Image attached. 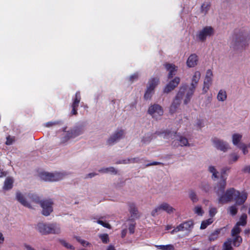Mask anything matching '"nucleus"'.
Wrapping results in <instances>:
<instances>
[{"label":"nucleus","mask_w":250,"mask_h":250,"mask_svg":"<svg viewBox=\"0 0 250 250\" xmlns=\"http://www.w3.org/2000/svg\"><path fill=\"white\" fill-rule=\"evenodd\" d=\"M62 122L60 121H50L45 124V126L47 127H51L57 125H60Z\"/></svg>","instance_id":"79ce46f5"},{"label":"nucleus","mask_w":250,"mask_h":250,"mask_svg":"<svg viewBox=\"0 0 250 250\" xmlns=\"http://www.w3.org/2000/svg\"><path fill=\"white\" fill-rule=\"evenodd\" d=\"M14 141V139L12 137H11L10 136L7 137L6 144L7 145H11Z\"/></svg>","instance_id":"6e6d98bb"},{"label":"nucleus","mask_w":250,"mask_h":250,"mask_svg":"<svg viewBox=\"0 0 250 250\" xmlns=\"http://www.w3.org/2000/svg\"><path fill=\"white\" fill-rule=\"evenodd\" d=\"M36 230L42 235L49 234V223H39L36 227Z\"/></svg>","instance_id":"6ab92c4d"},{"label":"nucleus","mask_w":250,"mask_h":250,"mask_svg":"<svg viewBox=\"0 0 250 250\" xmlns=\"http://www.w3.org/2000/svg\"><path fill=\"white\" fill-rule=\"evenodd\" d=\"M215 30L211 26H206L199 30L196 34V40L199 42H204L208 38L214 35Z\"/></svg>","instance_id":"39448f33"},{"label":"nucleus","mask_w":250,"mask_h":250,"mask_svg":"<svg viewBox=\"0 0 250 250\" xmlns=\"http://www.w3.org/2000/svg\"><path fill=\"white\" fill-rule=\"evenodd\" d=\"M240 226L236 224L231 230V235L233 237V245L235 247L239 246L242 242V238L239 235L241 231Z\"/></svg>","instance_id":"9b49d317"},{"label":"nucleus","mask_w":250,"mask_h":250,"mask_svg":"<svg viewBox=\"0 0 250 250\" xmlns=\"http://www.w3.org/2000/svg\"><path fill=\"white\" fill-rule=\"evenodd\" d=\"M162 164L161 163L158 162H153L152 163H148L146 165V167H149L150 166L159 165Z\"/></svg>","instance_id":"bf43d9fd"},{"label":"nucleus","mask_w":250,"mask_h":250,"mask_svg":"<svg viewBox=\"0 0 250 250\" xmlns=\"http://www.w3.org/2000/svg\"><path fill=\"white\" fill-rule=\"evenodd\" d=\"M65 176V174L62 172L50 173L44 171L40 173V178L46 181H58L62 179Z\"/></svg>","instance_id":"423d86ee"},{"label":"nucleus","mask_w":250,"mask_h":250,"mask_svg":"<svg viewBox=\"0 0 250 250\" xmlns=\"http://www.w3.org/2000/svg\"><path fill=\"white\" fill-rule=\"evenodd\" d=\"M84 132V127L82 126H76L72 128H68L67 126L62 128V133L60 137L61 144H65L71 139H74L83 134Z\"/></svg>","instance_id":"7ed1b4c3"},{"label":"nucleus","mask_w":250,"mask_h":250,"mask_svg":"<svg viewBox=\"0 0 250 250\" xmlns=\"http://www.w3.org/2000/svg\"><path fill=\"white\" fill-rule=\"evenodd\" d=\"M147 112L152 118L158 120L163 115L164 110L160 105L154 104L149 107Z\"/></svg>","instance_id":"6e6552de"},{"label":"nucleus","mask_w":250,"mask_h":250,"mask_svg":"<svg viewBox=\"0 0 250 250\" xmlns=\"http://www.w3.org/2000/svg\"><path fill=\"white\" fill-rule=\"evenodd\" d=\"M4 241V237L3 233L0 231V245L2 244Z\"/></svg>","instance_id":"680f3d73"},{"label":"nucleus","mask_w":250,"mask_h":250,"mask_svg":"<svg viewBox=\"0 0 250 250\" xmlns=\"http://www.w3.org/2000/svg\"><path fill=\"white\" fill-rule=\"evenodd\" d=\"M233 243V239L231 238L228 239L224 243L223 246V250H233L232 247Z\"/></svg>","instance_id":"7c9ffc66"},{"label":"nucleus","mask_w":250,"mask_h":250,"mask_svg":"<svg viewBox=\"0 0 250 250\" xmlns=\"http://www.w3.org/2000/svg\"><path fill=\"white\" fill-rule=\"evenodd\" d=\"M238 158V156L236 154H233L231 156V159L234 162L237 161Z\"/></svg>","instance_id":"0e129e2a"},{"label":"nucleus","mask_w":250,"mask_h":250,"mask_svg":"<svg viewBox=\"0 0 250 250\" xmlns=\"http://www.w3.org/2000/svg\"><path fill=\"white\" fill-rule=\"evenodd\" d=\"M53 202L51 200H46L40 203L42 208V213L44 216H48L53 211Z\"/></svg>","instance_id":"4468645a"},{"label":"nucleus","mask_w":250,"mask_h":250,"mask_svg":"<svg viewBox=\"0 0 250 250\" xmlns=\"http://www.w3.org/2000/svg\"><path fill=\"white\" fill-rule=\"evenodd\" d=\"M164 66L168 72L167 78L171 79L175 76L178 70V67L175 65L173 63H166L164 64Z\"/></svg>","instance_id":"2eb2a0df"},{"label":"nucleus","mask_w":250,"mask_h":250,"mask_svg":"<svg viewBox=\"0 0 250 250\" xmlns=\"http://www.w3.org/2000/svg\"><path fill=\"white\" fill-rule=\"evenodd\" d=\"M247 216L245 214H243L240 219L239 221L236 223L239 226H245L247 224Z\"/></svg>","instance_id":"4c0bfd02"},{"label":"nucleus","mask_w":250,"mask_h":250,"mask_svg":"<svg viewBox=\"0 0 250 250\" xmlns=\"http://www.w3.org/2000/svg\"><path fill=\"white\" fill-rule=\"evenodd\" d=\"M162 135L165 139L170 140L171 139L173 140L172 145L174 146H189L188 139L176 132L165 131L162 133Z\"/></svg>","instance_id":"20e7f679"},{"label":"nucleus","mask_w":250,"mask_h":250,"mask_svg":"<svg viewBox=\"0 0 250 250\" xmlns=\"http://www.w3.org/2000/svg\"><path fill=\"white\" fill-rule=\"evenodd\" d=\"M217 208L214 207H210L209 208V214L211 217H213L216 214Z\"/></svg>","instance_id":"3c124183"},{"label":"nucleus","mask_w":250,"mask_h":250,"mask_svg":"<svg viewBox=\"0 0 250 250\" xmlns=\"http://www.w3.org/2000/svg\"><path fill=\"white\" fill-rule=\"evenodd\" d=\"M212 222V218H209L207 220L202 221L200 227L201 229H206L208 225L211 224Z\"/></svg>","instance_id":"a18cd8bd"},{"label":"nucleus","mask_w":250,"mask_h":250,"mask_svg":"<svg viewBox=\"0 0 250 250\" xmlns=\"http://www.w3.org/2000/svg\"><path fill=\"white\" fill-rule=\"evenodd\" d=\"M211 141L213 146L217 149L224 151H225L227 149V144L222 140H221L217 138L214 137L212 138Z\"/></svg>","instance_id":"dca6fc26"},{"label":"nucleus","mask_w":250,"mask_h":250,"mask_svg":"<svg viewBox=\"0 0 250 250\" xmlns=\"http://www.w3.org/2000/svg\"><path fill=\"white\" fill-rule=\"evenodd\" d=\"M155 90L152 89L151 88H149V87H146V90L144 94V98L145 100H150L153 95L154 93Z\"/></svg>","instance_id":"2f4dec72"},{"label":"nucleus","mask_w":250,"mask_h":250,"mask_svg":"<svg viewBox=\"0 0 250 250\" xmlns=\"http://www.w3.org/2000/svg\"><path fill=\"white\" fill-rule=\"evenodd\" d=\"M58 241L61 245H62L66 249L71 250H75V247L73 245L67 242L65 240L62 239H59Z\"/></svg>","instance_id":"f704fd0d"},{"label":"nucleus","mask_w":250,"mask_h":250,"mask_svg":"<svg viewBox=\"0 0 250 250\" xmlns=\"http://www.w3.org/2000/svg\"><path fill=\"white\" fill-rule=\"evenodd\" d=\"M125 136V131L123 129H117L108 138L107 143L109 145H112L124 138Z\"/></svg>","instance_id":"9d476101"},{"label":"nucleus","mask_w":250,"mask_h":250,"mask_svg":"<svg viewBox=\"0 0 250 250\" xmlns=\"http://www.w3.org/2000/svg\"><path fill=\"white\" fill-rule=\"evenodd\" d=\"M138 161L137 158H131L127 160H124L121 162H120L119 163H123V164H127L129 163H135L137 162Z\"/></svg>","instance_id":"8fccbe9b"},{"label":"nucleus","mask_w":250,"mask_h":250,"mask_svg":"<svg viewBox=\"0 0 250 250\" xmlns=\"http://www.w3.org/2000/svg\"><path fill=\"white\" fill-rule=\"evenodd\" d=\"M28 201L32 206V208H33L32 204H38L41 202L40 198L38 195L31 193H28Z\"/></svg>","instance_id":"a878e982"},{"label":"nucleus","mask_w":250,"mask_h":250,"mask_svg":"<svg viewBox=\"0 0 250 250\" xmlns=\"http://www.w3.org/2000/svg\"><path fill=\"white\" fill-rule=\"evenodd\" d=\"M198 56L196 54H191L188 58L186 64L189 68L196 66L198 62Z\"/></svg>","instance_id":"5701e85b"},{"label":"nucleus","mask_w":250,"mask_h":250,"mask_svg":"<svg viewBox=\"0 0 250 250\" xmlns=\"http://www.w3.org/2000/svg\"><path fill=\"white\" fill-rule=\"evenodd\" d=\"M247 196L248 195L246 192H240L238 191L235 190V196H234L235 204L237 205L243 204L247 199Z\"/></svg>","instance_id":"f3484780"},{"label":"nucleus","mask_w":250,"mask_h":250,"mask_svg":"<svg viewBox=\"0 0 250 250\" xmlns=\"http://www.w3.org/2000/svg\"><path fill=\"white\" fill-rule=\"evenodd\" d=\"M16 199L24 207L32 208V206L28 201V193H22L18 191L16 193Z\"/></svg>","instance_id":"1a4fd4ad"},{"label":"nucleus","mask_w":250,"mask_h":250,"mask_svg":"<svg viewBox=\"0 0 250 250\" xmlns=\"http://www.w3.org/2000/svg\"><path fill=\"white\" fill-rule=\"evenodd\" d=\"M188 194L189 198L192 203H195L199 201V198L195 191L190 189L188 191Z\"/></svg>","instance_id":"cd10ccee"},{"label":"nucleus","mask_w":250,"mask_h":250,"mask_svg":"<svg viewBox=\"0 0 250 250\" xmlns=\"http://www.w3.org/2000/svg\"><path fill=\"white\" fill-rule=\"evenodd\" d=\"M14 179L12 177H7L3 183V190L8 191L11 189L13 187Z\"/></svg>","instance_id":"393cba45"},{"label":"nucleus","mask_w":250,"mask_h":250,"mask_svg":"<svg viewBox=\"0 0 250 250\" xmlns=\"http://www.w3.org/2000/svg\"><path fill=\"white\" fill-rule=\"evenodd\" d=\"M99 172L102 173H110L115 174L117 170L113 167H103L99 169Z\"/></svg>","instance_id":"c85d7f7f"},{"label":"nucleus","mask_w":250,"mask_h":250,"mask_svg":"<svg viewBox=\"0 0 250 250\" xmlns=\"http://www.w3.org/2000/svg\"><path fill=\"white\" fill-rule=\"evenodd\" d=\"M229 170V168H223L222 170V172H221V175H222V179L221 180H222L223 179H225L226 181V178H224V176H223V175L225 174L226 173V172H227V171Z\"/></svg>","instance_id":"4d7b16f0"},{"label":"nucleus","mask_w":250,"mask_h":250,"mask_svg":"<svg viewBox=\"0 0 250 250\" xmlns=\"http://www.w3.org/2000/svg\"><path fill=\"white\" fill-rule=\"evenodd\" d=\"M139 74L138 73H135L129 77V80L132 82L137 80L139 77Z\"/></svg>","instance_id":"864d4df0"},{"label":"nucleus","mask_w":250,"mask_h":250,"mask_svg":"<svg viewBox=\"0 0 250 250\" xmlns=\"http://www.w3.org/2000/svg\"><path fill=\"white\" fill-rule=\"evenodd\" d=\"M81 95L80 92H77L75 98L73 99L71 107L72 108L71 114L72 115H76L77 114V107L79 106V103L81 101Z\"/></svg>","instance_id":"4be33fe9"},{"label":"nucleus","mask_w":250,"mask_h":250,"mask_svg":"<svg viewBox=\"0 0 250 250\" xmlns=\"http://www.w3.org/2000/svg\"><path fill=\"white\" fill-rule=\"evenodd\" d=\"M24 246L26 250H36L34 248L29 245L25 244Z\"/></svg>","instance_id":"e2e57ef3"},{"label":"nucleus","mask_w":250,"mask_h":250,"mask_svg":"<svg viewBox=\"0 0 250 250\" xmlns=\"http://www.w3.org/2000/svg\"><path fill=\"white\" fill-rule=\"evenodd\" d=\"M213 72L210 69H208L206 71L205 78L204 81V84L203 87V93H206L210 86L211 85L213 82Z\"/></svg>","instance_id":"f8f14e48"},{"label":"nucleus","mask_w":250,"mask_h":250,"mask_svg":"<svg viewBox=\"0 0 250 250\" xmlns=\"http://www.w3.org/2000/svg\"><path fill=\"white\" fill-rule=\"evenodd\" d=\"M175 88V87H174L169 83H167L164 88L163 92L165 93H168L173 90H174Z\"/></svg>","instance_id":"09e8293b"},{"label":"nucleus","mask_w":250,"mask_h":250,"mask_svg":"<svg viewBox=\"0 0 250 250\" xmlns=\"http://www.w3.org/2000/svg\"><path fill=\"white\" fill-rule=\"evenodd\" d=\"M226 186V182L225 179L220 180L215 188L216 194L219 196L218 203L222 204H226L232 201L235 196V190L231 188L223 193Z\"/></svg>","instance_id":"f03ea898"},{"label":"nucleus","mask_w":250,"mask_h":250,"mask_svg":"<svg viewBox=\"0 0 250 250\" xmlns=\"http://www.w3.org/2000/svg\"><path fill=\"white\" fill-rule=\"evenodd\" d=\"M162 211L166 212L167 214H171L173 213L175 209L167 202H163L159 204L151 211V215L153 216H156L158 215Z\"/></svg>","instance_id":"0eeeda50"},{"label":"nucleus","mask_w":250,"mask_h":250,"mask_svg":"<svg viewBox=\"0 0 250 250\" xmlns=\"http://www.w3.org/2000/svg\"><path fill=\"white\" fill-rule=\"evenodd\" d=\"M49 234L59 235L62 233L61 225L56 222L49 223Z\"/></svg>","instance_id":"412c9836"},{"label":"nucleus","mask_w":250,"mask_h":250,"mask_svg":"<svg viewBox=\"0 0 250 250\" xmlns=\"http://www.w3.org/2000/svg\"><path fill=\"white\" fill-rule=\"evenodd\" d=\"M237 205H232L229 207L228 208V212L231 215H235L237 214L238 211V208L236 207Z\"/></svg>","instance_id":"58836bf2"},{"label":"nucleus","mask_w":250,"mask_h":250,"mask_svg":"<svg viewBox=\"0 0 250 250\" xmlns=\"http://www.w3.org/2000/svg\"><path fill=\"white\" fill-rule=\"evenodd\" d=\"M106 250H116L115 247L112 245H109L107 247Z\"/></svg>","instance_id":"338daca9"},{"label":"nucleus","mask_w":250,"mask_h":250,"mask_svg":"<svg viewBox=\"0 0 250 250\" xmlns=\"http://www.w3.org/2000/svg\"><path fill=\"white\" fill-rule=\"evenodd\" d=\"M193 227V222L191 220L185 221L181 223L177 227L172 230L171 232V234L178 231H190L191 230Z\"/></svg>","instance_id":"ddd939ff"},{"label":"nucleus","mask_w":250,"mask_h":250,"mask_svg":"<svg viewBox=\"0 0 250 250\" xmlns=\"http://www.w3.org/2000/svg\"><path fill=\"white\" fill-rule=\"evenodd\" d=\"M227 98L226 91L224 89H221L219 91L217 95V100L219 102H224Z\"/></svg>","instance_id":"c756f323"},{"label":"nucleus","mask_w":250,"mask_h":250,"mask_svg":"<svg viewBox=\"0 0 250 250\" xmlns=\"http://www.w3.org/2000/svg\"><path fill=\"white\" fill-rule=\"evenodd\" d=\"M75 238L83 247H90L91 246V244L89 242L82 239L80 236H75Z\"/></svg>","instance_id":"c03bdc74"},{"label":"nucleus","mask_w":250,"mask_h":250,"mask_svg":"<svg viewBox=\"0 0 250 250\" xmlns=\"http://www.w3.org/2000/svg\"><path fill=\"white\" fill-rule=\"evenodd\" d=\"M129 210L131 214V216L134 218L139 217V212L137 208L134 203H130L129 204Z\"/></svg>","instance_id":"bb28decb"},{"label":"nucleus","mask_w":250,"mask_h":250,"mask_svg":"<svg viewBox=\"0 0 250 250\" xmlns=\"http://www.w3.org/2000/svg\"><path fill=\"white\" fill-rule=\"evenodd\" d=\"M7 174V173L6 171H3L2 169H1L0 168V178L3 177L4 176H6Z\"/></svg>","instance_id":"052dcab7"},{"label":"nucleus","mask_w":250,"mask_h":250,"mask_svg":"<svg viewBox=\"0 0 250 250\" xmlns=\"http://www.w3.org/2000/svg\"><path fill=\"white\" fill-rule=\"evenodd\" d=\"M201 72L199 71H195L191 78L190 87L195 90L198 83L201 78Z\"/></svg>","instance_id":"aec40b11"},{"label":"nucleus","mask_w":250,"mask_h":250,"mask_svg":"<svg viewBox=\"0 0 250 250\" xmlns=\"http://www.w3.org/2000/svg\"><path fill=\"white\" fill-rule=\"evenodd\" d=\"M242 137V135L239 133H235L232 135V143L233 145L236 146L241 141Z\"/></svg>","instance_id":"72a5a7b5"},{"label":"nucleus","mask_w":250,"mask_h":250,"mask_svg":"<svg viewBox=\"0 0 250 250\" xmlns=\"http://www.w3.org/2000/svg\"><path fill=\"white\" fill-rule=\"evenodd\" d=\"M240 148L242 150L243 153L244 155L248 153L247 146L246 145H243L242 146H240Z\"/></svg>","instance_id":"5fc2aeb1"},{"label":"nucleus","mask_w":250,"mask_h":250,"mask_svg":"<svg viewBox=\"0 0 250 250\" xmlns=\"http://www.w3.org/2000/svg\"><path fill=\"white\" fill-rule=\"evenodd\" d=\"M129 231L130 233L132 234L134 232L135 226L133 224H130L129 226Z\"/></svg>","instance_id":"13d9d810"},{"label":"nucleus","mask_w":250,"mask_h":250,"mask_svg":"<svg viewBox=\"0 0 250 250\" xmlns=\"http://www.w3.org/2000/svg\"><path fill=\"white\" fill-rule=\"evenodd\" d=\"M164 132V131L162 132L160 131H156L155 133H152L150 132L146 133L142 138L141 143L144 145L148 144L151 142L152 140H153L155 137V134H157V135H159L163 137L162 134Z\"/></svg>","instance_id":"a211bd4d"},{"label":"nucleus","mask_w":250,"mask_h":250,"mask_svg":"<svg viewBox=\"0 0 250 250\" xmlns=\"http://www.w3.org/2000/svg\"><path fill=\"white\" fill-rule=\"evenodd\" d=\"M159 78L158 77H152L148 80L146 84V87L155 90V88L159 84Z\"/></svg>","instance_id":"b1692460"},{"label":"nucleus","mask_w":250,"mask_h":250,"mask_svg":"<svg viewBox=\"0 0 250 250\" xmlns=\"http://www.w3.org/2000/svg\"><path fill=\"white\" fill-rule=\"evenodd\" d=\"M96 222L102 225V226H103L104 227V228H107V229H110L111 228V226L110 225L107 223H106V222H104V221H102V220H98L96 221Z\"/></svg>","instance_id":"603ef678"},{"label":"nucleus","mask_w":250,"mask_h":250,"mask_svg":"<svg viewBox=\"0 0 250 250\" xmlns=\"http://www.w3.org/2000/svg\"><path fill=\"white\" fill-rule=\"evenodd\" d=\"M181 79L179 77H175L174 79L169 81L168 83L176 88L180 82Z\"/></svg>","instance_id":"a19ab883"},{"label":"nucleus","mask_w":250,"mask_h":250,"mask_svg":"<svg viewBox=\"0 0 250 250\" xmlns=\"http://www.w3.org/2000/svg\"><path fill=\"white\" fill-rule=\"evenodd\" d=\"M193 212L197 215L200 216H203L204 213V211L203 210L202 207L200 205L195 206L193 208Z\"/></svg>","instance_id":"e433bc0d"},{"label":"nucleus","mask_w":250,"mask_h":250,"mask_svg":"<svg viewBox=\"0 0 250 250\" xmlns=\"http://www.w3.org/2000/svg\"><path fill=\"white\" fill-rule=\"evenodd\" d=\"M210 3L209 2H205L202 4L201 7V13L206 15L209 10Z\"/></svg>","instance_id":"c9c22d12"},{"label":"nucleus","mask_w":250,"mask_h":250,"mask_svg":"<svg viewBox=\"0 0 250 250\" xmlns=\"http://www.w3.org/2000/svg\"><path fill=\"white\" fill-rule=\"evenodd\" d=\"M200 189L204 192L208 193L209 192L210 189V187L208 183H202L200 186Z\"/></svg>","instance_id":"49530a36"},{"label":"nucleus","mask_w":250,"mask_h":250,"mask_svg":"<svg viewBox=\"0 0 250 250\" xmlns=\"http://www.w3.org/2000/svg\"><path fill=\"white\" fill-rule=\"evenodd\" d=\"M98 236L104 244H107L109 242V238L107 234H100L98 235Z\"/></svg>","instance_id":"ea45409f"},{"label":"nucleus","mask_w":250,"mask_h":250,"mask_svg":"<svg viewBox=\"0 0 250 250\" xmlns=\"http://www.w3.org/2000/svg\"><path fill=\"white\" fill-rule=\"evenodd\" d=\"M208 171L212 174V178L213 179H217L218 178V172L217 171L215 167L210 166L208 167Z\"/></svg>","instance_id":"473e14b6"},{"label":"nucleus","mask_w":250,"mask_h":250,"mask_svg":"<svg viewBox=\"0 0 250 250\" xmlns=\"http://www.w3.org/2000/svg\"><path fill=\"white\" fill-rule=\"evenodd\" d=\"M219 233H220V230H216L214 231V232L211 233L210 234V235H209V240L211 241L216 240L218 238Z\"/></svg>","instance_id":"de8ad7c7"},{"label":"nucleus","mask_w":250,"mask_h":250,"mask_svg":"<svg viewBox=\"0 0 250 250\" xmlns=\"http://www.w3.org/2000/svg\"><path fill=\"white\" fill-rule=\"evenodd\" d=\"M194 89L189 87L187 83L182 84L179 88L178 91L173 99L170 107V112H174L181 104L183 101L185 104H188L193 95Z\"/></svg>","instance_id":"f257e3e1"},{"label":"nucleus","mask_w":250,"mask_h":250,"mask_svg":"<svg viewBox=\"0 0 250 250\" xmlns=\"http://www.w3.org/2000/svg\"><path fill=\"white\" fill-rule=\"evenodd\" d=\"M244 171L246 172L250 173V167H245L244 169Z\"/></svg>","instance_id":"774afa93"},{"label":"nucleus","mask_w":250,"mask_h":250,"mask_svg":"<svg viewBox=\"0 0 250 250\" xmlns=\"http://www.w3.org/2000/svg\"><path fill=\"white\" fill-rule=\"evenodd\" d=\"M158 249L161 250H174V247L172 245H155Z\"/></svg>","instance_id":"37998d69"},{"label":"nucleus","mask_w":250,"mask_h":250,"mask_svg":"<svg viewBox=\"0 0 250 250\" xmlns=\"http://www.w3.org/2000/svg\"><path fill=\"white\" fill-rule=\"evenodd\" d=\"M127 233V229H125L122 230L121 232V236L122 238H124L125 236Z\"/></svg>","instance_id":"69168bd1"}]
</instances>
